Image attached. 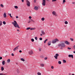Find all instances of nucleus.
Instances as JSON below:
<instances>
[{"label":"nucleus","mask_w":75,"mask_h":75,"mask_svg":"<svg viewBox=\"0 0 75 75\" xmlns=\"http://www.w3.org/2000/svg\"><path fill=\"white\" fill-rule=\"evenodd\" d=\"M11 55H12V56H14V54H13V53L11 54Z\"/></svg>","instance_id":"obj_46"},{"label":"nucleus","mask_w":75,"mask_h":75,"mask_svg":"<svg viewBox=\"0 0 75 75\" xmlns=\"http://www.w3.org/2000/svg\"><path fill=\"white\" fill-rule=\"evenodd\" d=\"M20 47V46L18 45L16 47H15L14 49L13 50V51H16V50H18V47Z\"/></svg>","instance_id":"obj_6"},{"label":"nucleus","mask_w":75,"mask_h":75,"mask_svg":"<svg viewBox=\"0 0 75 75\" xmlns=\"http://www.w3.org/2000/svg\"><path fill=\"white\" fill-rule=\"evenodd\" d=\"M42 34H40V36H42Z\"/></svg>","instance_id":"obj_56"},{"label":"nucleus","mask_w":75,"mask_h":75,"mask_svg":"<svg viewBox=\"0 0 75 75\" xmlns=\"http://www.w3.org/2000/svg\"><path fill=\"white\" fill-rule=\"evenodd\" d=\"M41 33L43 35H45V32H44L43 30H42L41 31Z\"/></svg>","instance_id":"obj_15"},{"label":"nucleus","mask_w":75,"mask_h":75,"mask_svg":"<svg viewBox=\"0 0 75 75\" xmlns=\"http://www.w3.org/2000/svg\"><path fill=\"white\" fill-rule=\"evenodd\" d=\"M30 23V21L28 22V23Z\"/></svg>","instance_id":"obj_60"},{"label":"nucleus","mask_w":75,"mask_h":75,"mask_svg":"<svg viewBox=\"0 0 75 75\" xmlns=\"http://www.w3.org/2000/svg\"><path fill=\"white\" fill-rule=\"evenodd\" d=\"M2 65H4L5 64V61L3 60L2 62Z\"/></svg>","instance_id":"obj_19"},{"label":"nucleus","mask_w":75,"mask_h":75,"mask_svg":"<svg viewBox=\"0 0 75 75\" xmlns=\"http://www.w3.org/2000/svg\"><path fill=\"white\" fill-rule=\"evenodd\" d=\"M42 21H44L45 20V18H41Z\"/></svg>","instance_id":"obj_21"},{"label":"nucleus","mask_w":75,"mask_h":75,"mask_svg":"<svg viewBox=\"0 0 75 75\" xmlns=\"http://www.w3.org/2000/svg\"><path fill=\"white\" fill-rule=\"evenodd\" d=\"M72 75H74V74H72Z\"/></svg>","instance_id":"obj_63"},{"label":"nucleus","mask_w":75,"mask_h":75,"mask_svg":"<svg viewBox=\"0 0 75 75\" xmlns=\"http://www.w3.org/2000/svg\"><path fill=\"white\" fill-rule=\"evenodd\" d=\"M16 18H18V16H16Z\"/></svg>","instance_id":"obj_54"},{"label":"nucleus","mask_w":75,"mask_h":75,"mask_svg":"<svg viewBox=\"0 0 75 75\" xmlns=\"http://www.w3.org/2000/svg\"><path fill=\"white\" fill-rule=\"evenodd\" d=\"M47 59H48V58H47V57H45L44 58V59H45V60H47Z\"/></svg>","instance_id":"obj_36"},{"label":"nucleus","mask_w":75,"mask_h":75,"mask_svg":"<svg viewBox=\"0 0 75 75\" xmlns=\"http://www.w3.org/2000/svg\"><path fill=\"white\" fill-rule=\"evenodd\" d=\"M0 6L1 7H2V8H3V7H4V5H3L2 4H1L0 5Z\"/></svg>","instance_id":"obj_24"},{"label":"nucleus","mask_w":75,"mask_h":75,"mask_svg":"<svg viewBox=\"0 0 75 75\" xmlns=\"http://www.w3.org/2000/svg\"><path fill=\"white\" fill-rule=\"evenodd\" d=\"M73 48H74V50H75V46H73Z\"/></svg>","instance_id":"obj_50"},{"label":"nucleus","mask_w":75,"mask_h":75,"mask_svg":"<svg viewBox=\"0 0 75 75\" xmlns=\"http://www.w3.org/2000/svg\"><path fill=\"white\" fill-rule=\"evenodd\" d=\"M51 68L52 69H54V66H52L51 67Z\"/></svg>","instance_id":"obj_42"},{"label":"nucleus","mask_w":75,"mask_h":75,"mask_svg":"<svg viewBox=\"0 0 75 75\" xmlns=\"http://www.w3.org/2000/svg\"><path fill=\"white\" fill-rule=\"evenodd\" d=\"M1 11V8L0 7V11Z\"/></svg>","instance_id":"obj_61"},{"label":"nucleus","mask_w":75,"mask_h":75,"mask_svg":"<svg viewBox=\"0 0 75 75\" xmlns=\"http://www.w3.org/2000/svg\"><path fill=\"white\" fill-rule=\"evenodd\" d=\"M39 39L40 40H42V38H39Z\"/></svg>","instance_id":"obj_43"},{"label":"nucleus","mask_w":75,"mask_h":75,"mask_svg":"<svg viewBox=\"0 0 75 75\" xmlns=\"http://www.w3.org/2000/svg\"><path fill=\"white\" fill-rule=\"evenodd\" d=\"M4 17L6 18L7 17V15H6V13H4Z\"/></svg>","instance_id":"obj_17"},{"label":"nucleus","mask_w":75,"mask_h":75,"mask_svg":"<svg viewBox=\"0 0 75 75\" xmlns=\"http://www.w3.org/2000/svg\"><path fill=\"white\" fill-rule=\"evenodd\" d=\"M14 8H16V9H17V8H18V6H15Z\"/></svg>","instance_id":"obj_28"},{"label":"nucleus","mask_w":75,"mask_h":75,"mask_svg":"<svg viewBox=\"0 0 75 75\" xmlns=\"http://www.w3.org/2000/svg\"><path fill=\"white\" fill-rule=\"evenodd\" d=\"M37 75H41V73L40 72H38L37 73Z\"/></svg>","instance_id":"obj_26"},{"label":"nucleus","mask_w":75,"mask_h":75,"mask_svg":"<svg viewBox=\"0 0 75 75\" xmlns=\"http://www.w3.org/2000/svg\"><path fill=\"white\" fill-rule=\"evenodd\" d=\"M52 13L53 16H57V14L56 13V12H55V11H53Z\"/></svg>","instance_id":"obj_8"},{"label":"nucleus","mask_w":75,"mask_h":75,"mask_svg":"<svg viewBox=\"0 0 75 75\" xmlns=\"http://www.w3.org/2000/svg\"><path fill=\"white\" fill-rule=\"evenodd\" d=\"M72 4H75V2H73L72 3Z\"/></svg>","instance_id":"obj_57"},{"label":"nucleus","mask_w":75,"mask_h":75,"mask_svg":"<svg viewBox=\"0 0 75 75\" xmlns=\"http://www.w3.org/2000/svg\"><path fill=\"white\" fill-rule=\"evenodd\" d=\"M51 41H49L48 42L47 45H51Z\"/></svg>","instance_id":"obj_13"},{"label":"nucleus","mask_w":75,"mask_h":75,"mask_svg":"<svg viewBox=\"0 0 75 75\" xmlns=\"http://www.w3.org/2000/svg\"><path fill=\"white\" fill-rule=\"evenodd\" d=\"M48 41V39H46V40L44 41V43H46V41Z\"/></svg>","instance_id":"obj_25"},{"label":"nucleus","mask_w":75,"mask_h":75,"mask_svg":"<svg viewBox=\"0 0 75 75\" xmlns=\"http://www.w3.org/2000/svg\"><path fill=\"white\" fill-rule=\"evenodd\" d=\"M0 59H2V57H0Z\"/></svg>","instance_id":"obj_51"},{"label":"nucleus","mask_w":75,"mask_h":75,"mask_svg":"<svg viewBox=\"0 0 75 75\" xmlns=\"http://www.w3.org/2000/svg\"><path fill=\"white\" fill-rule=\"evenodd\" d=\"M63 3H65L66 1H65V0H63Z\"/></svg>","instance_id":"obj_40"},{"label":"nucleus","mask_w":75,"mask_h":75,"mask_svg":"<svg viewBox=\"0 0 75 75\" xmlns=\"http://www.w3.org/2000/svg\"><path fill=\"white\" fill-rule=\"evenodd\" d=\"M19 52H22V51H21V50H20L19 51Z\"/></svg>","instance_id":"obj_53"},{"label":"nucleus","mask_w":75,"mask_h":75,"mask_svg":"<svg viewBox=\"0 0 75 75\" xmlns=\"http://www.w3.org/2000/svg\"><path fill=\"white\" fill-rule=\"evenodd\" d=\"M42 4L43 6H45L46 4V1L45 0H42Z\"/></svg>","instance_id":"obj_3"},{"label":"nucleus","mask_w":75,"mask_h":75,"mask_svg":"<svg viewBox=\"0 0 75 75\" xmlns=\"http://www.w3.org/2000/svg\"><path fill=\"white\" fill-rule=\"evenodd\" d=\"M6 52H7V51H6Z\"/></svg>","instance_id":"obj_64"},{"label":"nucleus","mask_w":75,"mask_h":75,"mask_svg":"<svg viewBox=\"0 0 75 75\" xmlns=\"http://www.w3.org/2000/svg\"><path fill=\"white\" fill-rule=\"evenodd\" d=\"M57 41L58 42V41H59V40H58L57 39H56L52 40V43H53V44H54V43H55V42H56Z\"/></svg>","instance_id":"obj_4"},{"label":"nucleus","mask_w":75,"mask_h":75,"mask_svg":"<svg viewBox=\"0 0 75 75\" xmlns=\"http://www.w3.org/2000/svg\"><path fill=\"white\" fill-rule=\"evenodd\" d=\"M67 49L68 50H70L71 49V48L68 47Z\"/></svg>","instance_id":"obj_41"},{"label":"nucleus","mask_w":75,"mask_h":75,"mask_svg":"<svg viewBox=\"0 0 75 75\" xmlns=\"http://www.w3.org/2000/svg\"><path fill=\"white\" fill-rule=\"evenodd\" d=\"M57 1V0H52V2H54V1Z\"/></svg>","instance_id":"obj_38"},{"label":"nucleus","mask_w":75,"mask_h":75,"mask_svg":"<svg viewBox=\"0 0 75 75\" xmlns=\"http://www.w3.org/2000/svg\"><path fill=\"white\" fill-rule=\"evenodd\" d=\"M29 18H30V19H31V18H32V17H31V16H29Z\"/></svg>","instance_id":"obj_47"},{"label":"nucleus","mask_w":75,"mask_h":75,"mask_svg":"<svg viewBox=\"0 0 75 75\" xmlns=\"http://www.w3.org/2000/svg\"><path fill=\"white\" fill-rule=\"evenodd\" d=\"M63 63H66V62H67V61L65 60H63Z\"/></svg>","instance_id":"obj_33"},{"label":"nucleus","mask_w":75,"mask_h":75,"mask_svg":"<svg viewBox=\"0 0 75 75\" xmlns=\"http://www.w3.org/2000/svg\"><path fill=\"white\" fill-rule=\"evenodd\" d=\"M21 1H22V2H24V0H21Z\"/></svg>","instance_id":"obj_55"},{"label":"nucleus","mask_w":75,"mask_h":75,"mask_svg":"<svg viewBox=\"0 0 75 75\" xmlns=\"http://www.w3.org/2000/svg\"><path fill=\"white\" fill-rule=\"evenodd\" d=\"M12 24L14 25V27H16V28L17 27L18 28H20V27H19V25H18V24L17 23V22L16 21H14V22H12Z\"/></svg>","instance_id":"obj_1"},{"label":"nucleus","mask_w":75,"mask_h":75,"mask_svg":"<svg viewBox=\"0 0 75 75\" xmlns=\"http://www.w3.org/2000/svg\"><path fill=\"white\" fill-rule=\"evenodd\" d=\"M59 47H65V43H62L59 44L58 45Z\"/></svg>","instance_id":"obj_2"},{"label":"nucleus","mask_w":75,"mask_h":75,"mask_svg":"<svg viewBox=\"0 0 75 75\" xmlns=\"http://www.w3.org/2000/svg\"><path fill=\"white\" fill-rule=\"evenodd\" d=\"M70 40H71L72 41H74V39H72V38H70Z\"/></svg>","instance_id":"obj_44"},{"label":"nucleus","mask_w":75,"mask_h":75,"mask_svg":"<svg viewBox=\"0 0 75 75\" xmlns=\"http://www.w3.org/2000/svg\"><path fill=\"white\" fill-rule=\"evenodd\" d=\"M65 24H68V22H67V21H65L64 22Z\"/></svg>","instance_id":"obj_31"},{"label":"nucleus","mask_w":75,"mask_h":75,"mask_svg":"<svg viewBox=\"0 0 75 75\" xmlns=\"http://www.w3.org/2000/svg\"><path fill=\"white\" fill-rule=\"evenodd\" d=\"M21 60L22 61H23V62H24V61H25V60H24V59L23 58H21Z\"/></svg>","instance_id":"obj_20"},{"label":"nucleus","mask_w":75,"mask_h":75,"mask_svg":"<svg viewBox=\"0 0 75 75\" xmlns=\"http://www.w3.org/2000/svg\"><path fill=\"white\" fill-rule=\"evenodd\" d=\"M69 57H71L72 59H73V56L72 54H69L68 55Z\"/></svg>","instance_id":"obj_11"},{"label":"nucleus","mask_w":75,"mask_h":75,"mask_svg":"<svg viewBox=\"0 0 75 75\" xmlns=\"http://www.w3.org/2000/svg\"><path fill=\"white\" fill-rule=\"evenodd\" d=\"M65 44L67 45H70V43L68 41H66L65 42Z\"/></svg>","instance_id":"obj_9"},{"label":"nucleus","mask_w":75,"mask_h":75,"mask_svg":"<svg viewBox=\"0 0 75 75\" xmlns=\"http://www.w3.org/2000/svg\"><path fill=\"white\" fill-rule=\"evenodd\" d=\"M3 24H6V22L4 21L3 22Z\"/></svg>","instance_id":"obj_37"},{"label":"nucleus","mask_w":75,"mask_h":75,"mask_svg":"<svg viewBox=\"0 0 75 75\" xmlns=\"http://www.w3.org/2000/svg\"><path fill=\"white\" fill-rule=\"evenodd\" d=\"M35 40H37L38 39V38H37V37H35Z\"/></svg>","instance_id":"obj_39"},{"label":"nucleus","mask_w":75,"mask_h":75,"mask_svg":"<svg viewBox=\"0 0 75 75\" xmlns=\"http://www.w3.org/2000/svg\"><path fill=\"white\" fill-rule=\"evenodd\" d=\"M74 53H75V51H74V52H73Z\"/></svg>","instance_id":"obj_62"},{"label":"nucleus","mask_w":75,"mask_h":75,"mask_svg":"<svg viewBox=\"0 0 75 75\" xmlns=\"http://www.w3.org/2000/svg\"><path fill=\"white\" fill-rule=\"evenodd\" d=\"M6 74H3V73H0V75H6Z\"/></svg>","instance_id":"obj_35"},{"label":"nucleus","mask_w":75,"mask_h":75,"mask_svg":"<svg viewBox=\"0 0 75 75\" xmlns=\"http://www.w3.org/2000/svg\"><path fill=\"white\" fill-rule=\"evenodd\" d=\"M58 64H61V62L60 61H59L58 62Z\"/></svg>","instance_id":"obj_34"},{"label":"nucleus","mask_w":75,"mask_h":75,"mask_svg":"<svg viewBox=\"0 0 75 75\" xmlns=\"http://www.w3.org/2000/svg\"><path fill=\"white\" fill-rule=\"evenodd\" d=\"M39 51H41V48H40L39 49Z\"/></svg>","instance_id":"obj_45"},{"label":"nucleus","mask_w":75,"mask_h":75,"mask_svg":"<svg viewBox=\"0 0 75 75\" xmlns=\"http://www.w3.org/2000/svg\"><path fill=\"white\" fill-rule=\"evenodd\" d=\"M35 28H33V30H35Z\"/></svg>","instance_id":"obj_58"},{"label":"nucleus","mask_w":75,"mask_h":75,"mask_svg":"<svg viewBox=\"0 0 75 75\" xmlns=\"http://www.w3.org/2000/svg\"><path fill=\"white\" fill-rule=\"evenodd\" d=\"M10 59H8L7 60V63H10Z\"/></svg>","instance_id":"obj_16"},{"label":"nucleus","mask_w":75,"mask_h":75,"mask_svg":"<svg viewBox=\"0 0 75 75\" xmlns=\"http://www.w3.org/2000/svg\"><path fill=\"white\" fill-rule=\"evenodd\" d=\"M33 50H30L29 52V54L30 55H32V54H33Z\"/></svg>","instance_id":"obj_10"},{"label":"nucleus","mask_w":75,"mask_h":75,"mask_svg":"<svg viewBox=\"0 0 75 75\" xmlns=\"http://www.w3.org/2000/svg\"><path fill=\"white\" fill-rule=\"evenodd\" d=\"M30 28H31L28 27L26 28V30H30Z\"/></svg>","instance_id":"obj_30"},{"label":"nucleus","mask_w":75,"mask_h":75,"mask_svg":"<svg viewBox=\"0 0 75 75\" xmlns=\"http://www.w3.org/2000/svg\"><path fill=\"white\" fill-rule=\"evenodd\" d=\"M27 5L28 6V7H30V2L29 1L27 0L26 1Z\"/></svg>","instance_id":"obj_5"},{"label":"nucleus","mask_w":75,"mask_h":75,"mask_svg":"<svg viewBox=\"0 0 75 75\" xmlns=\"http://www.w3.org/2000/svg\"><path fill=\"white\" fill-rule=\"evenodd\" d=\"M16 71L17 73H19L20 72V71L19 70V69H17Z\"/></svg>","instance_id":"obj_23"},{"label":"nucleus","mask_w":75,"mask_h":75,"mask_svg":"<svg viewBox=\"0 0 75 75\" xmlns=\"http://www.w3.org/2000/svg\"><path fill=\"white\" fill-rule=\"evenodd\" d=\"M59 56V54H55V56H54V58H55V59H58V57Z\"/></svg>","instance_id":"obj_7"},{"label":"nucleus","mask_w":75,"mask_h":75,"mask_svg":"<svg viewBox=\"0 0 75 75\" xmlns=\"http://www.w3.org/2000/svg\"><path fill=\"white\" fill-rule=\"evenodd\" d=\"M40 67H44V64H40Z\"/></svg>","instance_id":"obj_14"},{"label":"nucleus","mask_w":75,"mask_h":75,"mask_svg":"<svg viewBox=\"0 0 75 75\" xmlns=\"http://www.w3.org/2000/svg\"><path fill=\"white\" fill-rule=\"evenodd\" d=\"M17 31H18L19 32H20V31H19V30H17Z\"/></svg>","instance_id":"obj_59"},{"label":"nucleus","mask_w":75,"mask_h":75,"mask_svg":"<svg viewBox=\"0 0 75 75\" xmlns=\"http://www.w3.org/2000/svg\"><path fill=\"white\" fill-rule=\"evenodd\" d=\"M36 1H37V0H34V3H36Z\"/></svg>","instance_id":"obj_48"},{"label":"nucleus","mask_w":75,"mask_h":75,"mask_svg":"<svg viewBox=\"0 0 75 75\" xmlns=\"http://www.w3.org/2000/svg\"><path fill=\"white\" fill-rule=\"evenodd\" d=\"M34 9L35 10H36V11L38 10V7L36 6H35L34 7Z\"/></svg>","instance_id":"obj_12"},{"label":"nucleus","mask_w":75,"mask_h":75,"mask_svg":"<svg viewBox=\"0 0 75 75\" xmlns=\"http://www.w3.org/2000/svg\"><path fill=\"white\" fill-rule=\"evenodd\" d=\"M8 15H9V16H10V17H11V18H13V16H11V13H10L9 14V13H8Z\"/></svg>","instance_id":"obj_22"},{"label":"nucleus","mask_w":75,"mask_h":75,"mask_svg":"<svg viewBox=\"0 0 75 75\" xmlns=\"http://www.w3.org/2000/svg\"><path fill=\"white\" fill-rule=\"evenodd\" d=\"M30 30H33V28H30Z\"/></svg>","instance_id":"obj_52"},{"label":"nucleus","mask_w":75,"mask_h":75,"mask_svg":"<svg viewBox=\"0 0 75 75\" xmlns=\"http://www.w3.org/2000/svg\"><path fill=\"white\" fill-rule=\"evenodd\" d=\"M4 67H1V71H4Z\"/></svg>","instance_id":"obj_18"},{"label":"nucleus","mask_w":75,"mask_h":75,"mask_svg":"<svg viewBox=\"0 0 75 75\" xmlns=\"http://www.w3.org/2000/svg\"><path fill=\"white\" fill-rule=\"evenodd\" d=\"M40 57L41 58H44V56L42 55L40 56Z\"/></svg>","instance_id":"obj_27"},{"label":"nucleus","mask_w":75,"mask_h":75,"mask_svg":"<svg viewBox=\"0 0 75 75\" xmlns=\"http://www.w3.org/2000/svg\"><path fill=\"white\" fill-rule=\"evenodd\" d=\"M2 25V22L1 21H0V26Z\"/></svg>","instance_id":"obj_32"},{"label":"nucleus","mask_w":75,"mask_h":75,"mask_svg":"<svg viewBox=\"0 0 75 75\" xmlns=\"http://www.w3.org/2000/svg\"><path fill=\"white\" fill-rule=\"evenodd\" d=\"M30 20H31V21H33V22H34V21H33V20L32 19H31Z\"/></svg>","instance_id":"obj_49"},{"label":"nucleus","mask_w":75,"mask_h":75,"mask_svg":"<svg viewBox=\"0 0 75 75\" xmlns=\"http://www.w3.org/2000/svg\"><path fill=\"white\" fill-rule=\"evenodd\" d=\"M31 40L32 42H34V39H33V38H32L31 39Z\"/></svg>","instance_id":"obj_29"}]
</instances>
